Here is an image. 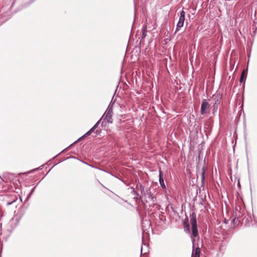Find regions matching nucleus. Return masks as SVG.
Wrapping results in <instances>:
<instances>
[{"instance_id": "f257e3e1", "label": "nucleus", "mask_w": 257, "mask_h": 257, "mask_svg": "<svg viewBox=\"0 0 257 257\" xmlns=\"http://www.w3.org/2000/svg\"><path fill=\"white\" fill-rule=\"evenodd\" d=\"M142 197H144L146 199V203L150 202V206L154 205L157 201L156 196L151 192L150 188H146L145 192L142 195ZM145 201V200H144ZM145 203V202H144ZM145 205V204H144Z\"/></svg>"}, {"instance_id": "f03ea898", "label": "nucleus", "mask_w": 257, "mask_h": 257, "mask_svg": "<svg viewBox=\"0 0 257 257\" xmlns=\"http://www.w3.org/2000/svg\"><path fill=\"white\" fill-rule=\"evenodd\" d=\"M190 222L192 226V235L194 237H196L198 235V232L195 213H193L190 215Z\"/></svg>"}, {"instance_id": "7ed1b4c3", "label": "nucleus", "mask_w": 257, "mask_h": 257, "mask_svg": "<svg viewBox=\"0 0 257 257\" xmlns=\"http://www.w3.org/2000/svg\"><path fill=\"white\" fill-rule=\"evenodd\" d=\"M212 98L214 100V103H213V111H217V110H218V106L220 103L222 96L220 93H216L213 95Z\"/></svg>"}, {"instance_id": "20e7f679", "label": "nucleus", "mask_w": 257, "mask_h": 257, "mask_svg": "<svg viewBox=\"0 0 257 257\" xmlns=\"http://www.w3.org/2000/svg\"><path fill=\"white\" fill-rule=\"evenodd\" d=\"M185 12L182 10L180 12L179 21L177 23L175 33L178 31L184 25L185 21Z\"/></svg>"}, {"instance_id": "39448f33", "label": "nucleus", "mask_w": 257, "mask_h": 257, "mask_svg": "<svg viewBox=\"0 0 257 257\" xmlns=\"http://www.w3.org/2000/svg\"><path fill=\"white\" fill-rule=\"evenodd\" d=\"M112 108L111 107H108L105 111V113L102 116V117L104 116V120L107 121V122L112 123Z\"/></svg>"}, {"instance_id": "423d86ee", "label": "nucleus", "mask_w": 257, "mask_h": 257, "mask_svg": "<svg viewBox=\"0 0 257 257\" xmlns=\"http://www.w3.org/2000/svg\"><path fill=\"white\" fill-rule=\"evenodd\" d=\"M210 107V104L206 99H203L201 103L200 113L201 114H205L207 113V110Z\"/></svg>"}, {"instance_id": "0eeeda50", "label": "nucleus", "mask_w": 257, "mask_h": 257, "mask_svg": "<svg viewBox=\"0 0 257 257\" xmlns=\"http://www.w3.org/2000/svg\"><path fill=\"white\" fill-rule=\"evenodd\" d=\"M192 241L193 243V252L192 257H200V249L199 247H196L195 248V239L192 238Z\"/></svg>"}, {"instance_id": "6e6552de", "label": "nucleus", "mask_w": 257, "mask_h": 257, "mask_svg": "<svg viewBox=\"0 0 257 257\" xmlns=\"http://www.w3.org/2000/svg\"><path fill=\"white\" fill-rule=\"evenodd\" d=\"M131 189H132L131 193L135 195L134 199L136 200V202L142 200V203L145 204L144 201L142 199V195H140L134 188L131 187Z\"/></svg>"}, {"instance_id": "1a4fd4ad", "label": "nucleus", "mask_w": 257, "mask_h": 257, "mask_svg": "<svg viewBox=\"0 0 257 257\" xmlns=\"http://www.w3.org/2000/svg\"><path fill=\"white\" fill-rule=\"evenodd\" d=\"M159 183L161 187L164 189L165 190L166 189V187L164 182V179L163 178V173L161 170V169L160 168L159 169Z\"/></svg>"}, {"instance_id": "9d476101", "label": "nucleus", "mask_w": 257, "mask_h": 257, "mask_svg": "<svg viewBox=\"0 0 257 257\" xmlns=\"http://www.w3.org/2000/svg\"><path fill=\"white\" fill-rule=\"evenodd\" d=\"M22 215L23 214L21 212H18L16 215H15V217H13L11 220V223H13L15 222H17L18 223L21 218Z\"/></svg>"}, {"instance_id": "9b49d317", "label": "nucleus", "mask_w": 257, "mask_h": 257, "mask_svg": "<svg viewBox=\"0 0 257 257\" xmlns=\"http://www.w3.org/2000/svg\"><path fill=\"white\" fill-rule=\"evenodd\" d=\"M137 187L138 189H140V190L141 191V194L142 195L145 192L146 188L142 184L140 183L137 185Z\"/></svg>"}, {"instance_id": "f8f14e48", "label": "nucleus", "mask_w": 257, "mask_h": 257, "mask_svg": "<svg viewBox=\"0 0 257 257\" xmlns=\"http://www.w3.org/2000/svg\"><path fill=\"white\" fill-rule=\"evenodd\" d=\"M205 169H206V168L205 167H203L202 169V172H201V180H202V182L204 181V180L205 179Z\"/></svg>"}, {"instance_id": "ddd939ff", "label": "nucleus", "mask_w": 257, "mask_h": 257, "mask_svg": "<svg viewBox=\"0 0 257 257\" xmlns=\"http://www.w3.org/2000/svg\"><path fill=\"white\" fill-rule=\"evenodd\" d=\"M246 74H247V72H246V71L245 70H243V71L242 72V73H241V75L240 76V79H239V81H240V83H242L243 82V78H244V75L245 74L246 75Z\"/></svg>"}, {"instance_id": "4468645a", "label": "nucleus", "mask_w": 257, "mask_h": 257, "mask_svg": "<svg viewBox=\"0 0 257 257\" xmlns=\"http://www.w3.org/2000/svg\"><path fill=\"white\" fill-rule=\"evenodd\" d=\"M185 230L187 232H190V225L189 224H186L185 225Z\"/></svg>"}, {"instance_id": "2eb2a0df", "label": "nucleus", "mask_w": 257, "mask_h": 257, "mask_svg": "<svg viewBox=\"0 0 257 257\" xmlns=\"http://www.w3.org/2000/svg\"><path fill=\"white\" fill-rule=\"evenodd\" d=\"M100 121H101V119L100 120H99L93 126V127L94 128H96L97 127V126H98V125L99 124L100 122Z\"/></svg>"}, {"instance_id": "dca6fc26", "label": "nucleus", "mask_w": 257, "mask_h": 257, "mask_svg": "<svg viewBox=\"0 0 257 257\" xmlns=\"http://www.w3.org/2000/svg\"><path fill=\"white\" fill-rule=\"evenodd\" d=\"M91 134V133L89 131L87 132L85 134H84L82 138L85 137L86 136H89Z\"/></svg>"}, {"instance_id": "f3484780", "label": "nucleus", "mask_w": 257, "mask_h": 257, "mask_svg": "<svg viewBox=\"0 0 257 257\" xmlns=\"http://www.w3.org/2000/svg\"><path fill=\"white\" fill-rule=\"evenodd\" d=\"M147 224V225H148L149 226L150 225V222L147 220H146L145 221H144L143 222V224Z\"/></svg>"}, {"instance_id": "a211bd4d", "label": "nucleus", "mask_w": 257, "mask_h": 257, "mask_svg": "<svg viewBox=\"0 0 257 257\" xmlns=\"http://www.w3.org/2000/svg\"><path fill=\"white\" fill-rule=\"evenodd\" d=\"M15 201H16V200H14V201H12V202H8V203H7V206H9V205H11L13 203L15 202Z\"/></svg>"}, {"instance_id": "6ab92c4d", "label": "nucleus", "mask_w": 257, "mask_h": 257, "mask_svg": "<svg viewBox=\"0 0 257 257\" xmlns=\"http://www.w3.org/2000/svg\"><path fill=\"white\" fill-rule=\"evenodd\" d=\"M95 130V128H94L93 126L89 131L92 133Z\"/></svg>"}, {"instance_id": "aec40b11", "label": "nucleus", "mask_w": 257, "mask_h": 257, "mask_svg": "<svg viewBox=\"0 0 257 257\" xmlns=\"http://www.w3.org/2000/svg\"><path fill=\"white\" fill-rule=\"evenodd\" d=\"M143 253V246H142V248H141V254Z\"/></svg>"}, {"instance_id": "412c9836", "label": "nucleus", "mask_w": 257, "mask_h": 257, "mask_svg": "<svg viewBox=\"0 0 257 257\" xmlns=\"http://www.w3.org/2000/svg\"><path fill=\"white\" fill-rule=\"evenodd\" d=\"M34 188H34L32 190V191H31V193H33V191H34Z\"/></svg>"}]
</instances>
